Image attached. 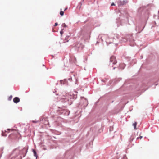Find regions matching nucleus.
<instances>
[{
    "instance_id": "nucleus-10",
    "label": "nucleus",
    "mask_w": 159,
    "mask_h": 159,
    "mask_svg": "<svg viewBox=\"0 0 159 159\" xmlns=\"http://www.w3.org/2000/svg\"><path fill=\"white\" fill-rule=\"evenodd\" d=\"M142 138V136H140V137H138L137 138V139H139V138L140 139H141Z\"/></svg>"
},
{
    "instance_id": "nucleus-5",
    "label": "nucleus",
    "mask_w": 159,
    "mask_h": 159,
    "mask_svg": "<svg viewBox=\"0 0 159 159\" xmlns=\"http://www.w3.org/2000/svg\"><path fill=\"white\" fill-rule=\"evenodd\" d=\"M61 11L60 12V14L61 16H62L64 15V12L63 11H62V9H61Z\"/></svg>"
},
{
    "instance_id": "nucleus-12",
    "label": "nucleus",
    "mask_w": 159,
    "mask_h": 159,
    "mask_svg": "<svg viewBox=\"0 0 159 159\" xmlns=\"http://www.w3.org/2000/svg\"><path fill=\"white\" fill-rule=\"evenodd\" d=\"M111 6H115V4L114 3H112L111 4Z\"/></svg>"
},
{
    "instance_id": "nucleus-14",
    "label": "nucleus",
    "mask_w": 159,
    "mask_h": 159,
    "mask_svg": "<svg viewBox=\"0 0 159 159\" xmlns=\"http://www.w3.org/2000/svg\"><path fill=\"white\" fill-rule=\"evenodd\" d=\"M2 136H4L3 134V133H2Z\"/></svg>"
},
{
    "instance_id": "nucleus-3",
    "label": "nucleus",
    "mask_w": 159,
    "mask_h": 159,
    "mask_svg": "<svg viewBox=\"0 0 159 159\" xmlns=\"http://www.w3.org/2000/svg\"><path fill=\"white\" fill-rule=\"evenodd\" d=\"M10 130H11V131H13L14 134H18V132L16 130L11 129Z\"/></svg>"
},
{
    "instance_id": "nucleus-2",
    "label": "nucleus",
    "mask_w": 159,
    "mask_h": 159,
    "mask_svg": "<svg viewBox=\"0 0 159 159\" xmlns=\"http://www.w3.org/2000/svg\"><path fill=\"white\" fill-rule=\"evenodd\" d=\"M20 101V99L17 97H16L13 99V102L15 103H17Z\"/></svg>"
},
{
    "instance_id": "nucleus-1",
    "label": "nucleus",
    "mask_w": 159,
    "mask_h": 159,
    "mask_svg": "<svg viewBox=\"0 0 159 159\" xmlns=\"http://www.w3.org/2000/svg\"><path fill=\"white\" fill-rule=\"evenodd\" d=\"M110 60L111 62L114 64H116L117 62L116 57L114 56H112L111 57Z\"/></svg>"
},
{
    "instance_id": "nucleus-7",
    "label": "nucleus",
    "mask_w": 159,
    "mask_h": 159,
    "mask_svg": "<svg viewBox=\"0 0 159 159\" xmlns=\"http://www.w3.org/2000/svg\"><path fill=\"white\" fill-rule=\"evenodd\" d=\"M62 26L63 27H67L66 25L65 24V23H63L62 24Z\"/></svg>"
},
{
    "instance_id": "nucleus-8",
    "label": "nucleus",
    "mask_w": 159,
    "mask_h": 159,
    "mask_svg": "<svg viewBox=\"0 0 159 159\" xmlns=\"http://www.w3.org/2000/svg\"><path fill=\"white\" fill-rule=\"evenodd\" d=\"M63 29H62V30L60 32V34H61V36L62 35V34H63Z\"/></svg>"
},
{
    "instance_id": "nucleus-4",
    "label": "nucleus",
    "mask_w": 159,
    "mask_h": 159,
    "mask_svg": "<svg viewBox=\"0 0 159 159\" xmlns=\"http://www.w3.org/2000/svg\"><path fill=\"white\" fill-rule=\"evenodd\" d=\"M137 125V123L136 122H135L133 124V126L134 129H136V127Z\"/></svg>"
},
{
    "instance_id": "nucleus-11",
    "label": "nucleus",
    "mask_w": 159,
    "mask_h": 159,
    "mask_svg": "<svg viewBox=\"0 0 159 159\" xmlns=\"http://www.w3.org/2000/svg\"><path fill=\"white\" fill-rule=\"evenodd\" d=\"M57 25H58V24H57V23H56L55 24L54 26H57Z\"/></svg>"
},
{
    "instance_id": "nucleus-9",
    "label": "nucleus",
    "mask_w": 159,
    "mask_h": 159,
    "mask_svg": "<svg viewBox=\"0 0 159 159\" xmlns=\"http://www.w3.org/2000/svg\"><path fill=\"white\" fill-rule=\"evenodd\" d=\"M33 152H34V155L35 156H36V152L35 151V150H33Z\"/></svg>"
},
{
    "instance_id": "nucleus-6",
    "label": "nucleus",
    "mask_w": 159,
    "mask_h": 159,
    "mask_svg": "<svg viewBox=\"0 0 159 159\" xmlns=\"http://www.w3.org/2000/svg\"><path fill=\"white\" fill-rule=\"evenodd\" d=\"M12 95H11L8 98V100L9 101H10L12 99Z\"/></svg>"
},
{
    "instance_id": "nucleus-13",
    "label": "nucleus",
    "mask_w": 159,
    "mask_h": 159,
    "mask_svg": "<svg viewBox=\"0 0 159 159\" xmlns=\"http://www.w3.org/2000/svg\"><path fill=\"white\" fill-rule=\"evenodd\" d=\"M67 9V8H66L64 10V11H65Z\"/></svg>"
}]
</instances>
